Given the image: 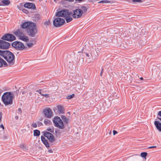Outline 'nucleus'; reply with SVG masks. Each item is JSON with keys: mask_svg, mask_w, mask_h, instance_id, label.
<instances>
[{"mask_svg": "<svg viewBox=\"0 0 161 161\" xmlns=\"http://www.w3.org/2000/svg\"><path fill=\"white\" fill-rule=\"evenodd\" d=\"M1 58H0V67L2 66V64L1 62Z\"/></svg>", "mask_w": 161, "mask_h": 161, "instance_id": "c03bdc74", "label": "nucleus"}, {"mask_svg": "<svg viewBox=\"0 0 161 161\" xmlns=\"http://www.w3.org/2000/svg\"><path fill=\"white\" fill-rule=\"evenodd\" d=\"M53 122L55 127L61 129H64V123L59 117L56 116L54 117L53 120Z\"/></svg>", "mask_w": 161, "mask_h": 161, "instance_id": "423d86ee", "label": "nucleus"}, {"mask_svg": "<svg viewBox=\"0 0 161 161\" xmlns=\"http://www.w3.org/2000/svg\"><path fill=\"white\" fill-rule=\"evenodd\" d=\"M0 127L1 128H2L3 130H4V126L3 125V124H1L0 125Z\"/></svg>", "mask_w": 161, "mask_h": 161, "instance_id": "79ce46f5", "label": "nucleus"}, {"mask_svg": "<svg viewBox=\"0 0 161 161\" xmlns=\"http://www.w3.org/2000/svg\"><path fill=\"white\" fill-rule=\"evenodd\" d=\"M157 147L156 146H151L148 147V149H151V148H156Z\"/></svg>", "mask_w": 161, "mask_h": 161, "instance_id": "ea45409f", "label": "nucleus"}, {"mask_svg": "<svg viewBox=\"0 0 161 161\" xmlns=\"http://www.w3.org/2000/svg\"><path fill=\"white\" fill-rule=\"evenodd\" d=\"M42 112L45 116L48 118H51L53 116V113L52 109L49 108H44Z\"/></svg>", "mask_w": 161, "mask_h": 161, "instance_id": "9d476101", "label": "nucleus"}, {"mask_svg": "<svg viewBox=\"0 0 161 161\" xmlns=\"http://www.w3.org/2000/svg\"><path fill=\"white\" fill-rule=\"evenodd\" d=\"M22 11L25 14H27L28 13V11L26 9H22Z\"/></svg>", "mask_w": 161, "mask_h": 161, "instance_id": "e433bc0d", "label": "nucleus"}, {"mask_svg": "<svg viewBox=\"0 0 161 161\" xmlns=\"http://www.w3.org/2000/svg\"><path fill=\"white\" fill-rule=\"evenodd\" d=\"M111 2L108 0H102L98 2V3H110Z\"/></svg>", "mask_w": 161, "mask_h": 161, "instance_id": "c756f323", "label": "nucleus"}, {"mask_svg": "<svg viewBox=\"0 0 161 161\" xmlns=\"http://www.w3.org/2000/svg\"><path fill=\"white\" fill-rule=\"evenodd\" d=\"M140 79L141 80H143V78L142 77H141L140 78Z\"/></svg>", "mask_w": 161, "mask_h": 161, "instance_id": "09e8293b", "label": "nucleus"}, {"mask_svg": "<svg viewBox=\"0 0 161 161\" xmlns=\"http://www.w3.org/2000/svg\"><path fill=\"white\" fill-rule=\"evenodd\" d=\"M55 132L56 136L57 137L60 136L61 133L60 130L58 129L56 130L55 131Z\"/></svg>", "mask_w": 161, "mask_h": 161, "instance_id": "a878e982", "label": "nucleus"}, {"mask_svg": "<svg viewBox=\"0 0 161 161\" xmlns=\"http://www.w3.org/2000/svg\"><path fill=\"white\" fill-rule=\"evenodd\" d=\"M18 111L20 112V113H21V108H19L18 109Z\"/></svg>", "mask_w": 161, "mask_h": 161, "instance_id": "a18cd8bd", "label": "nucleus"}, {"mask_svg": "<svg viewBox=\"0 0 161 161\" xmlns=\"http://www.w3.org/2000/svg\"><path fill=\"white\" fill-rule=\"evenodd\" d=\"M12 46L18 50H23L26 49L24 45L22 42L16 41L12 44Z\"/></svg>", "mask_w": 161, "mask_h": 161, "instance_id": "0eeeda50", "label": "nucleus"}, {"mask_svg": "<svg viewBox=\"0 0 161 161\" xmlns=\"http://www.w3.org/2000/svg\"><path fill=\"white\" fill-rule=\"evenodd\" d=\"M87 10V8L85 6H81L80 8L74 10L72 13L68 10H63L58 12L57 16H61L65 18L66 22L68 23L72 20V16L74 18L78 19L81 18L84 13Z\"/></svg>", "mask_w": 161, "mask_h": 161, "instance_id": "f257e3e1", "label": "nucleus"}, {"mask_svg": "<svg viewBox=\"0 0 161 161\" xmlns=\"http://www.w3.org/2000/svg\"><path fill=\"white\" fill-rule=\"evenodd\" d=\"M102 72H101V74H100V75H101V76L102 75Z\"/></svg>", "mask_w": 161, "mask_h": 161, "instance_id": "3c124183", "label": "nucleus"}, {"mask_svg": "<svg viewBox=\"0 0 161 161\" xmlns=\"http://www.w3.org/2000/svg\"><path fill=\"white\" fill-rule=\"evenodd\" d=\"M17 119H18V116H16L15 117Z\"/></svg>", "mask_w": 161, "mask_h": 161, "instance_id": "603ef678", "label": "nucleus"}, {"mask_svg": "<svg viewBox=\"0 0 161 161\" xmlns=\"http://www.w3.org/2000/svg\"><path fill=\"white\" fill-rule=\"evenodd\" d=\"M134 3H142V0H131Z\"/></svg>", "mask_w": 161, "mask_h": 161, "instance_id": "c85d7f7f", "label": "nucleus"}, {"mask_svg": "<svg viewBox=\"0 0 161 161\" xmlns=\"http://www.w3.org/2000/svg\"><path fill=\"white\" fill-rule=\"evenodd\" d=\"M44 123L45 125H50L51 123V121L49 119H45L44 120Z\"/></svg>", "mask_w": 161, "mask_h": 161, "instance_id": "bb28decb", "label": "nucleus"}, {"mask_svg": "<svg viewBox=\"0 0 161 161\" xmlns=\"http://www.w3.org/2000/svg\"><path fill=\"white\" fill-rule=\"evenodd\" d=\"M27 32L29 36L31 37H35L37 32L36 24L34 23V26H31L28 29Z\"/></svg>", "mask_w": 161, "mask_h": 161, "instance_id": "6e6552de", "label": "nucleus"}, {"mask_svg": "<svg viewBox=\"0 0 161 161\" xmlns=\"http://www.w3.org/2000/svg\"><path fill=\"white\" fill-rule=\"evenodd\" d=\"M62 120L66 124H68L69 121V118H66L64 115H62L61 116Z\"/></svg>", "mask_w": 161, "mask_h": 161, "instance_id": "b1692460", "label": "nucleus"}, {"mask_svg": "<svg viewBox=\"0 0 161 161\" xmlns=\"http://www.w3.org/2000/svg\"><path fill=\"white\" fill-rule=\"evenodd\" d=\"M19 39L25 42H27L29 40L28 37L27 36L25 35L24 34L22 36H21V37Z\"/></svg>", "mask_w": 161, "mask_h": 161, "instance_id": "4be33fe9", "label": "nucleus"}, {"mask_svg": "<svg viewBox=\"0 0 161 161\" xmlns=\"http://www.w3.org/2000/svg\"><path fill=\"white\" fill-rule=\"evenodd\" d=\"M2 113L0 112V123L2 121Z\"/></svg>", "mask_w": 161, "mask_h": 161, "instance_id": "58836bf2", "label": "nucleus"}, {"mask_svg": "<svg viewBox=\"0 0 161 161\" xmlns=\"http://www.w3.org/2000/svg\"><path fill=\"white\" fill-rule=\"evenodd\" d=\"M36 41L35 39H32L30 40L29 42H27L26 45L28 48H31L33 47L36 44Z\"/></svg>", "mask_w": 161, "mask_h": 161, "instance_id": "dca6fc26", "label": "nucleus"}, {"mask_svg": "<svg viewBox=\"0 0 161 161\" xmlns=\"http://www.w3.org/2000/svg\"><path fill=\"white\" fill-rule=\"evenodd\" d=\"M40 135V131L39 130H34V135L35 136H38Z\"/></svg>", "mask_w": 161, "mask_h": 161, "instance_id": "393cba45", "label": "nucleus"}, {"mask_svg": "<svg viewBox=\"0 0 161 161\" xmlns=\"http://www.w3.org/2000/svg\"><path fill=\"white\" fill-rule=\"evenodd\" d=\"M54 2L56 3L57 2V1H56V0H53Z\"/></svg>", "mask_w": 161, "mask_h": 161, "instance_id": "8fccbe9b", "label": "nucleus"}, {"mask_svg": "<svg viewBox=\"0 0 161 161\" xmlns=\"http://www.w3.org/2000/svg\"><path fill=\"white\" fill-rule=\"evenodd\" d=\"M2 39L11 42L15 40V37L13 35L7 34L2 37Z\"/></svg>", "mask_w": 161, "mask_h": 161, "instance_id": "9b49d317", "label": "nucleus"}, {"mask_svg": "<svg viewBox=\"0 0 161 161\" xmlns=\"http://www.w3.org/2000/svg\"><path fill=\"white\" fill-rule=\"evenodd\" d=\"M158 115L161 117V111H159L158 112ZM158 119L161 121V118H158Z\"/></svg>", "mask_w": 161, "mask_h": 161, "instance_id": "72a5a7b5", "label": "nucleus"}, {"mask_svg": "<svg viewBox=\"0 0 161 161\" xmlns=\"http://www.w3.org/2000/svg\"><path fill=\"white\" fill-rule=\"evenodd\" d=\"M74 94H73L71 95H69L67 96V98L68 99H70L73 97H74Z\"/></svg>", "mask_w": 161, "mask_h": 161, "instance_id": "473e14b6", "label": "nucleus"}, {"mask_svg": "<svg viewBox=\"0 0 161 161\" xmlns=\"http://www.w3.org/2000/svg\"><path fill=\"white\" fill-rule=\"evenodd\" d=\"M58 110L59 113L63 114L64 111V108L63 106L61 105H58L57 106Z\"/></svg>", "mask_w": 161, "mask_h": 161, "instance_id": "5701e85b", "label": "nucleus"}, {"mask_svg": "<svg viewBox=\"0 0 161 161\" xmlns=\"http://www.w3.org/2000/svg\"><path fill=\"white\" fill-rule=\"evenodd\" d=\"M41 95L44 96L46 98H48V97H49V95L48 94H41Z\"/></svg>", "mask_w": 161, "mask_h": 161, "instance_id": "c9c22d12", "label": "nucleus"}, {"mask_svg": "<svg viewBox=\"0 0 161 161\" xmlns=\"http://www.w3.org/2000/svg\"><path fill=\"white\" fill-rule=\"evenodd\" d=\"M41 139L42 142L47 147H49V144L48 143L47 140L42 136H41Z\"/></svg>", "mask_w": 161, "mask_h": 161, "instance_id": "aec40b11", "label": "nucleus"}, {"mask_svg": "<svg viewBox=\"0 0 161 161\" xmlns=\"http://www.w3.org/2000/svg\"><path fill=\"white\" fill-rule=\"evenodd\" d=\"M48 151L49 153H53V151L51 149L48 150Z\"/></svg>", "mask_w": 161, "mask_h": 161, "instance_id": "37998d69", "label": "nucleus"}, {"mask_svg": "<svg viewBox=\"0 0 161 161\" xmlns=\"http://www.w3.org/2000/svg\"><path fill=\"white\" fill-rule=\"evenodd\" d=\"M11 3L9 0H3L0 2L1 6H8Z\"/></svg>", "mask_w": 161, "mask_h": 161, "instance_id": "6ab92c4d", "label": "nucleus"}, {"mask_svg": "<svg viewBox=\"0 0 161 161\" xmlns=\"http://www.w3.org/2000/svg\"><path fill=\"white\" fill-rule=\"evenodd\" d=\"M23 4L22 3H20L19 5H18L17 6V7L19 9V10H22V8H23Z\"/></svg>", "mask_w": 161, "mask_h": 161, "instance_id": "7c9ffc66", "label": "nucleus"}, {"mask_svg": "<svg viewBox=\"0 0 161 161\" xmlns=\"http://www.w3.org/2000/svg\"><path fill=\"white\" fill-rule=\"evenodd\" d=\"M37 92H38L39 93V94H41H41H42L41 93V91H40V90H39V91H37Z\"/></svg>", "mask_w": 161, "mask_h": 161, "instance_id": "49530a36", "label": "nucleus"}, {"mask_svg": "<svg viewBox=\"0 0 161 161\" xmlns=\"http://www.w3.org/2000/svg\"><path fill=\"white\" fill-rule=\"evenodd\" d=\"M14 34L19 39L24 33L21 30L18 29L14 32Z\"/></svg>", "mask_w": 161, "mask_h": 161, "instance_id": "4468645a", "label": "nucleus"}, {"mask_svg": "<svg viewBox=\"0 0 161 161\" xmlns=\"http://www.w3.org/2000/svg\"><path fill=\"white\" fill-rule=\"evenodd\" d=\"M20 148L24 151H27L28 150V146L25 144H21L19 145Z\"/></svg>", "mask_w": 161, "mask_h": 161, "instance_id": "412c9836", "label": "nucleus"}, {"mask_svg": "<svg viewBox=\"0 0 161 161\" xmlns=\"http://www.w3.org/2000/svg\"><path fill=\"white\" fill-rule=\"evenodd\" d=\"M1 62L2 64V66L3 64L4 66H7L8 64L3 59L1 58Z\"/></svg>", "mask_w": 161, "mask_h": 161, "instance_id": "2f4dec72", "label": "nucleus"}, {"mask_svg": "<svg viewBox=\"0 0 161 161\" xmlns=\"http://www.w3.org/2000/svg\"><path fill=\"white\" fill-rule=\"evenodd\" d=\"M32 126L34 128H36L37 127V124L36 123H33L32 124Z\"/></svg>", "mask_w": 161, "mask_h": 161, "instance_id": "4c0bfd02", "label": "nucleus"}, {"mask_svg": "<svg viewBox=\"0 0 161 161\" xmlns=\"http://www.w3.org/2000/svg\"><path fill=\"white\" fill-rule=\"evenodd\" d=\"M55 18L53 21V25L54 26L57 27L61 26L64 25L65 22V20L59 17Z\"/></svg>", "mask_w": 161, "mask_h": 161, "instance_id": "1a4fd4ad", "label": "nucleus"}, {"mask_svg": "<svg viewBox=\"0 0 161 161\" xmlns=\"http://www.w3.org/2000/svg\"><path fill=\"white\" fill-rule=\"evenodd\" d=\"M113 135H114L117 133V132L116 131L114 130L113 131Z\"/></svg>", "mask_w": 161, "mask_h": 161, "instance_id": "a19ab883", "label": "nucleus"}, {"mask_svg": "<svg viewBox=\"0 0 161 161\" xmlns=\"http://www.w3.org/2000/svg\"><path fill=\"white\" fill-rule=\"evenodd\" d=\"M41 19V15L39 14H35L33 17V20L35 22H38Z\"/></svg>", "mask_w": 161, "mask_h": 161, "instance_id": "a211bd4d", "label": "nucleus"}, {"mask_svg": "<svg viewBox=\"0 0 161 161\" xmlns=\"http://www.w3.org/2000/svg\"><path fill=\"white\" fill-rule=\"evenodd\" d=\"M68 114H69V112H68Z\"/></svg>", "mask_w": 161, "mask_h": 161, "instance_id": "5fc2aeb1", "label": "nucleus"}, {"mask_svg": "<svg viewBox=\"0 0 161 161\" xmlns=\"http://www.w3.org/2000/svg\"><path fill=\"white\" fill-rule=\"evenodd\" d=\"M34 23L31 21H27L24 22L21 25L23 29H29L30 27L34 26Z\"/></svg>", "mask_w": 161, "mask_h": 161, "instance_id": "f8f14e48", "label": "nucleus"}, {"mask_svg": "<svg viewBox=\"0 0 161 161\" xmlns=\"http://www.w3.org/2000/svg\"><path fill=\"white\" fill-rule=\"evenodd\" d=\"M50 24V22L49 21H47L44 22V25H49Z\"/></svg>", "mask_w": 161, "mask_h": 161, "instance_id": "f704fd0d", "label": "nucleus"}, {"mask_svg": "<svg viewBox=\"0 0 161 161\" xmlns=\"http://www.w3.org/2000/svg\"><path fill=\"white\" fill-rule=\"evenodd\" d=\"M47 130L48 132H44V135L51 142H54L56 140L53 134L51 133L54 132V129L53 127H48L47 129Z\"/></svg>", "mask_w": 161, "mask_h": 161, "instance_id": "39448f33", "label": "nucleus"}, {"mask_svg": "<svg viewBox=\"0 0 161 161\" xmlns=\"http://www.w3.org/2000/svg\"><path fill=\"white\" fill-rule=\"evenodd\" d=\"M0 55L2 56L8 62L9 65H13L15 62L14 55L11 52L7 51L0 50Z\"/></svg>", "mask_w": 161, "mask_h": 161, "instance_id": "7ed1b4c3", "label": "nucleus"}, {"mask_svg": "<svg viewBox=\"0 0 161 161\" xmlns=\"http://www.w3.org/2000/svg\"><path fill=\"white\" fill-rule=\"evenodd\" d=\"M154 124L157 130L161 132V123L159 121H155L154 122Z\"/></svg>", "mask_w": 161, "mask_h": 161, "instance_id": "f3484780", "label": "nucleus"}, {"mask_svg": "<svg viewBox=\"0 0 161 161\" xmlns=\"http://www.w3.org/2000/svg\"><path fill=\"white\" fill-rule=\"evenodd\" d=\"M9 43L3 40H0V48L6 49L9 47L10 46Z\"/></svg>", "mask_w": 161, "mask_h": 161, "instance_id": "ddd939ff", "label": "nucleus"}, {"mask_svg": "<svg viewBox=\"0 0 161 161\" xmlns=\"http://www.w3.org/2000/svg\"><path fill=\"white\" fill-rule=\"evenodd\" d=\"M24 6L25 7L29 8V9H34L35 8V6L34 4L30 3H25L24 5Z\"/></svg>", "mask_w": 161, "mask_h": 161, "instance_id": "2eb2a0df", "label": "nucleus"}, {"mask_svg": "<svg viewBox=\"0 0 161 161\" xmlns=\"http://www.w3.org/2000/svg\"><path fill=\"white\" fill-rule=\"evenodd\" d=\"M75 0L76 1H79V2H82L83 1V0Z\"/></svg>", "mask_w": 161, "mask_h": 161, "instance_id": "de8ad7c7", "label": "nucleus"}, {"mask_svg": "<svg viewBox=\"0 0 161 161\" xmlns=\"http://www.w3.org/2000/svg\"><path fill=\"white\" fill-rule=\"evenodd\" d=\"M84 57L85 61L87 63L91 62L98 56L97 52L93 47H92L88 48L84 52Z\"/></svg>", "mask_w": 161, "mask_h": 161, "instance_id": "f03ea898", "label": "nucleus"}, {"mask_svg": "<svg viewBox=\"0 0 161 161\" xmlns=\"http://www.w3.org/2000/svg\"><path fill=\"white\" fill-rule=\"evenodd\" d=\"M68 114H69V112H68Z\"/></svg>", "mask_w": 161, "mask_h": 161, "instance_id": "864d4df0", "label": "nucleus"}, {"mask_svg": "<svg viewBox=\"0 0 161 161\" xmlns=\"http://www.w3.org/2000/svg\"><path fill=\"white\" fill-rule=\"evenodd\" d=\"M147 154V153L146 152H142L141 153V156L142 157L144 158L145 159H146Z\"/></svg>", "mask_w": 161, "mask_h": 161, "instance_id": "cd10ccee", "label": "nucleus"}, {"mask_svg": "<svg viewBox=\"0 0 161 161\" xmlns=\"http://www.w3.org/2000/svg\"><path fill=\"white\" fill-rule=\"evenodd\" d=\"M14 95L11 92L4 93L2 97V99L4 104L5 105H11L13 103Z\"/></svg>", "mask_w": 161, "mask_h": 161, "instance_id": "20e7f679", "label": "nucleus"}]
</instances>
